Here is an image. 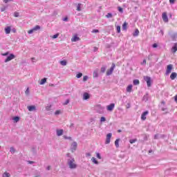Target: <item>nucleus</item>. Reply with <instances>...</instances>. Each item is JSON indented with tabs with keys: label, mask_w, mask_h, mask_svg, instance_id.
<instances>
[{
	"label": "nucleus",
	"mask_w": 177,
	"mask_h": 177,
	"mask_svg": "<svg viewBox=\"0 0 177 177\" xmlns=\"http://www.w3.org/2000/svg\"><path fill=\"white\" fill-rule=\"evenodd\" d=\"M14 16H15V17H19V13L17 12H14Z\"/></svg>",
	"instance_id": "nucleus-46"
},
{
	"label": "nucleus",
	"mask_w": 177,
	"mask_h": 177,
	"mask_svg": "<svg viewBox=\"0 0 177 177\" xmlns=\"http://www.w3.org/2000/svg\"><path fill=\"white\" fill-rule=\"evenodd\" d=\"M97 49L98 48L97 47H94L93 52H97Z\"/></svg>",
	"instance_id": "nucleus-63"
},
{
	"label": "nucleus",
	"mask_w": 177,
	"mask_h": 177,
	"mask_svg": "<svg viewBox=\"0 0 177 177\" xmlns=\"http://www.w3.org/2000/svg\"><path fill=\"white\" fill-rule=\"evenodd\" d=\"M77 12H81V3H78L77 6Z\"/></svg>",
	"instance_id": "nucleus-34"
},
{
	"label": "nucleus",
	"mask_w": 177,
	"mask_h": 177,
	"mask_svg": "<svg viewBox=\"0 0 177 177\" xmlns=\"http://www.w3.org/2000/svg\"><path fill=\"white\" fill-rule=\"evenodd\" d=\"M46 80H47L46 77L43 78L40 82V85H44V84H46Z\"/></svg>",
	"instance_id": "nucleus-24"
},
{
	"label": "nucleus",
	"mask_w": 177,
	"mask_h": 177,
	"mask_svg": "<svg viewBox=\"0 0 177 177\" xmlns=\"http://www.w3.org/2000/svg\"><path fill=\"white\" fill-rule=\"evenodd\" d=\"M104 121H106V118L102 117L101 119H100V122H104Z\"/></svg>",
	"instance_id": "nucleus-48"
},
{
	"label": "nucleus",
	"mask_w": 177,
	"mask_h": 177,
	"mask_svg": "<svg viewBox=\"0 0 177 177\" xmlns=\"http://www.w3.org/2000/svg\"><path fill=\"white\" fill-rule=\"evenodd\" d=\"M116 30H117L118 33L121 32V26H118L117 28H116Z\"/></svg>",
	"instance_id": "nucleus-39"
},
{
	"label": "nucleus",
	"mask_w": 177,
	"mask_h": 177,
	"mask_svg": "<svg viewBox=\"0 0 177 177\" xmlns=\"http://www.w3.org/2000/svg\"><path fill=\"white\" fill-rule=\"evenodd\" d=\"M89 99V94L88 93H84L83 94V100H88Z\"/></svg>",
	"instance_id": "nucleus-17"
},
{
	"label": "nucleus",
	"mask_w": 177,
	"mask_h": 177,
	"mask_svg": "<svg viewBox=\"0 0 177 177\" xmlns=\"http://www.w3.org/2000/svg\"><path fill=\"white\" fill-rule=\"evenodd\" d=\"M170 3L174 4L175 3V0H169Z\"/></svg>",
	"instance_id": "nucleus-59"
},
{
	"label": "nucleus",
	"mask_w": 177,
	"mask_h": 177,
	"mask_svg": "<svg viewBox=\"0 0 177 177\" xmlns=\"http://www.w3.org/2000/svg\"><path fill=\"white\" fill-rule=\"evenodd\" d=\"M106 17L107 19H111V17H113V14L111 13H108L106 15Z\"/></svg>",
	"instance_id": "nucleus-36"
},
{
	"label": "nucleus",
	"mask_w": 177,
	"mask_h": 177,
	"mask_svg": "<svg viewBox=\"0 0 177 177\" xmlns=\"http://www.w3.org/2000/svg\"><path fill=\"white\" fill-rule=\"evenodd\" d=\"M66 157H68V158H73V156H71V153H66Z\"/></svg>",
	"instance_id": "nucleus-44"
},
{
	"label": "nucleus",
	"mask_w": 177,
	"mask_h": 177,
	"mask_svg": "<svg viewBox=\"0 0 177 177\" xmlns=\"http://www.w3.org/2000/svg\"><path fill=\"white\" fill-rule=\"evenodd\" d=\"M35 162H34V161H31V160L28 161V164H35Z\"/></svg>",
	"instance_id": "nucleus-60"
},
{
	"label": "nucleus",
	"mask_w": 177,
	"mask_h": 177,
	"mask_svg": "<svg viewBox=\"0 0 177 177\" xmlns=\"http://www.w3.org/2000/svg\"><path fill=\"white\" fill-rule=\"evenodd\" d=\"M81 77H82V73H79L78 74H77L76 77L77 78H81Z\"/></svg>",
	"instance_id": "nucleus-40"
},
{
	"label": "nucleus",
	"mask_w": 177,
	"mask_h": 177,
	"mask_svg": "<svg viewBox=\"0 0 177 177\" xmlns=\"http://www.w3.org/2000/svg\"><path fill=\"white\" fill-rule=\"evenodd\" d=\"M15 57H16V56L14 54H10V55L6 57L4 62L5 63H8V62H10V60H13Z\"/></svg>",
	"instance_id": "nucleus-6"
},
{
	"label": "nucleus",
	"mask_w": 177,
	"mask_h": 177,
	"mask_svg": "<svg viewBox=\"0 0 177 177\" xmlns=\"http://www.w3.org/2000/svg\"><path fill=\"white\" fill-rule=\"evenodd\" d=\"M3 55V56H8V55H9V53H3V54H2Z\"/></svg>",
	"instance_id": "nucleus-62"
},
{
	"label": "nucleus",
	"mask_w": 177,
	"mask_h": 177,
	"mask_svg": "<svg viewBox=\"0 0 177 177\" xmlns=\"http://www.w3.org/2000/svg\"><path fill=\"white\" fill-rule=\"evenodd\" d=\"M120 138L116 139V140L115 141V147H117V149H118V147H120Z\"/></svg>",
	"instance_id": "nucleus-20"
},
{
	"label": "nucleus",
	"mask_w": 177,
	"mask_h": 177,
	"mask_svg": "<svg viewBox=\"0 0 177 177\" xmlns=\"http://www.w3.org/2000/svg\"><path fill=\"white\" fill-rule=\"evenodd\" d=\"M112 136H113V134L111 133H109L106 135V141H105V145H109Z\"/></svg>",
	"instance_id": "nucleus-7"
},
{
	"label": "nucleus",
	"mask_w": 177,
	"mask_h": 177,
	"mask_svg": "<svg viewBox=\"0 0 177 177\" xmlns=\"http://www.w3.org/2000/svg\"><path fill=\"white\" fill-rule=\"evenodd\" d=\"M91 161H93V162H94V164H99V162H97V160H96L95 158H91Z\"/></svg>",
	"instance_id": "nucleus-35"
},
{
	"label": "nucleus",
	"mask_w": 177,
	"mask_h": 177,
	"mask_svg": "<svg viewBox=\"0 0 177 177\" xmlns=\"http://www.w3.org/2000/svg\"><path fill=\"white\" fill-rule=\"evenodd\" d=\"M60 64H61L62 66H67V61H66V60H62V61L60 62Z\"/></svg>",
	"instance_id": "nucleus-32"
},
{
	"label": "nucleus",
	"mask_w": 177,
	"mask_h": 177,
	"mask_svg": "<svg viewBox=\"0 0 177 177\" xmlns=\"http://www.w3.org/2000/svg\"><path fill=\"white\" fill-rule=\"evenodd\" d=\"M162 20L165 23H168V21H169L168 19V15H167V12H163L162 14Z\"/></svg>",
	"instance_id": "nucleus-8"
},
{
	"label": "nucleus",
	"mask_w": 177,
	"mask_h": 177,
	"mask_svg": "<svg viewBox=\"0 0 177 177\" xmlns=\"http://www.w3.org/2000/svg\"><path fill=\"white\" fill-rule=\"evenodd\" d=\"M28 110L29 111H37V106L35 105H31L28 106Z\"/></svg>",
	"instance_id": "nucleus-10"
},
{
	"label": "nucleus",
	"mask_w": 177,
	"mask_h": 177,
	"mask_svg": "<svg viewBox=\"0 0 177 177\" xmlns=\"http://www.w3.org/2000/svg\"><path fill=\"white\" fill-rule=\"evenodd\" d=\"M69 128H71V129H73V128H74V123L71 122L69 126Z\"/></svg>",
	"instance_id": "nucleus-51"
},
{
	"label": "nucleus",
	"mask_w": 177,
	"mask_h": 177,
	"mask_svg": "<svg viewBox=\"0 0 177 177\" xmlns=\"http://www.w3.org/2000/svg\"><path fill=\"white\" fill-rule=\"evenodd\" d=\"M80 37H78L77 35H75L72 39L71 41L72 42H78V41H80Z\"/></svg>",
	"instance_id": "nucleus-13"
},
{
	"label": "nucleus",
	"mask_w": 177,
	"mask_h": 177,
	"mask_svg": "<svg viewBox=\"0 0 177 177\" xmlns=\"http://www.w3.org/2000/svg\"><path fill=\"white\" fill-rule=\"evenodd\" d=\"M6 10V7L1 8V12H5Z\"/></svg>",
	"instance_id": "nucleus-53"
},
{
	"label": "nucleus",
	"mask_w": 177,
	"mask_h": 177,
	"mask_svg": "<svg viewBox=\"0 0 177 177\" xmlns=\"http://www.w3.org/2000/svg\"><path fill=\"white\" fill-rule=\"evenodd\" d=\"M127 26H128V24H127V22H124L122 25V29L124 31H127Z\"/></svg>",
	"instance_id": "nucleus-23"
},
{
	"label": "nucleus",
	"mask_w": 177,
	"mask_h": 177,
	"mask_svg": "<svg viewBox=\"0 0 177 177\" xmlns=\"http://www.w3.org/2000/svg\"><path fill=\"white\" fill-rule=\"evenodd\" d=\"M13 120L15 121V122H19V121H20V118L19 116H15L13 118Z\"/></svg>",
	"instance_id": "nucleus-31"
},
{
	"label": "nucleus",
	"mask_w": 177,
	"mask_h": 177,
	"mask_svg": "<svg viewBox=\"0 0 177 177\" xmlns=\"http://www.w3.org/2000/svg\"><path fill=\"white\" fill-rule=\"evenodd\" d=\"M68 103H70V100H66L65 101V102L64 103V106H67V104H68Z\"/></svg>",
	"instance_id": "nucleus-45"
},
{
	"label": "nucleus",
	"mask_w": 177,
	"mask_h": 177,
	"mask_svg": "<svg viewBox=\"0 0 177 177\" xmlns=\"http://www.w3.org/2000/svg\"><path fill=\"white\" fill-rule=\"evenodd\" d=\"M176 51H177V43H175L174 46L171 48V52L173 53H176Z\"/></svg>",
	"instance_id": "nucleus-16"
},
{
	"label": "nucleus",
	"mask_w": 177,
	"mask_h": 177,
	"mask_svg": "<svg viewBox=\"0 0 177 177\" xmlns=\"http://www.w3.org/2000/svg\"><path fill=\"white\" fill-rule=\"evenodd\" d=\"M3 177H10V174L8 173V171H6L2 175Z\"/></svg>",
	"instance_id": "nucleus-29"
},
{
	"label": "nucleus",
	"mask_w": 177,
	"mask_h": 177,
	"mask_svg": "<svg viewBox=\"0 0 177 177\" xmlns=\"http://www.w3.org/2000/svg\"><path fill=\"white\" fill-rule=\"evenodd\" d=\"M145 81L147 82V85L148 87L151 86V77L149 76H145L144 77Z\"/></svg>",
	"instance_id": "nucleus-3"
},
{
	"label": "nucleus",
	"mask_w": 177,
	"mask_h": 177,
	"mask_svg": "<svg viewBox=\"0 0 177 177\" xmlns=\"http://www.w3.org/2000/svg\"><path fill=\"white\" fill-rule=\"evenodd\" d=\"M96 157H97V158H99V160H102V156H100V153H97Z\"/></svg>",
	"instance_id": "nucleus-43"
},
{
	"label": "nucleus",
	"mask_w": 177,
	"mask_h": 177,
	"mask_svg": "<svg viewBox=\"0 0 177 177\" xmlns=\"http://www.w3.org/2000/svg\"><path fill=\"white\" fill-rule=\"evenodd\" d=\"M75 162V159H74V158L67 159V164L71 169H75V168H77V164Z\"/></svg>",
	"instance_id": "nucleus-1"
},
{
	"label": "nucleus",
	"mask_w": 177,
	"mask_h": 177,
	"mask_svg": "<svg viewBox=\"0 0 177 177\" xmlns=\"http://www.w3.org/2000/svg\"><path fill=\"white\" fill-rule=\"evenodd\" d=\"M64 131L63 129H57V136H62Z\"/></svg>",
	"instance_id": "nucleus-14"
},
{
	"label": "nucleus",
	"mask_w": 177,
	"mask_h": 177,
	"mask_svg": "<svg viewBox=\"0 0 177 177\" xmlns=\"http://www.w3.org/2000/svg\"><path fill=\"white\" fill-rule=\"evenodd\" d=\"M114 68H115V64L113 63L112 66L107 71L106 75H111L114 71Z\"/></svg>",
	"instance_id": "nucleus-4"
},
{
	"label": "nucleus",
	"mask_w": 177,
	"mask_h": 177,
	"mask_svg": "<svg viewBox=\"0 0 177 177\" xmlns=\"http://www.w3.org/2000/svg\"><path fill=\"white\" fill-rule=\"evenodd\" d=\"M115 106V104L114 103H112L106 106V110H108V111H113V110H114Z\"/></svg>",
	"instance_id": "nucleus-9"
},
{
	"label": "nucleus",
	"mask_w": 177,
	"mask_h": 177,
	"mask_svg": "<svg viewBox=\"0 0 177 177\" xmlns=\"http://www.w3.org/2000/svg\"><path fill=\"white\" fill-rule=\"evenodd\" d=\"M139 35V30L136 29L135 32L133 33V37H138Z\"/></svg>",
	"instance_id": "nucleus-27"
},
{
	"label": "nucleus",
	"mask_w": 177,
	"mask_h": 177,
	"mask_svg": "<svg viewBox=\"0 0 177 177\" xmlns=\"http://www.w3.org/2000/svg\"><path fill=\"white\" fill-rule=\"evenodd\" d=\"M50 107H52V105H48V106L46 107V111H50Z\"/></svg>",
	"instance_id": "nucleus-38"
},
{
	"label": "nucleus",
	"mask_w": 177,
	"mask_h": 177,
	"mask_svg": "<svg viewBox=\"0 0 177 177\" xmlns=\"http://www.w3.org/2000/svg\"><path fill=\"white\" fill-rule=\"evenodd\" d=\"M62 112L60 111H59V110H57V111H56L55 112V115H59V114H60Z\"/></svg>",
	"instance_id": "nucleus-47"
},
{
	"label": "nucleus",
	"mask_w": 177,
	"mask_h": 177,
	"mask_svg": "<svg viewBox=\"0 0 177 177\" xmlns=\"http://www.w3.org/2000/svg\"><path fill=\"white\" fill-rule=\"evenodd\" d=\"M173 68H174V65H172V64L167 65V69L165 71V75H169V73H172Z\"/></svg>",
	"instance_id": "nucleus-2"
},
{
	"label": "nucleus",
	"mask_w": 177,
	"mask_h": 177,
	"mask_svg": "<svg viewBox=\"0 0 177 177\" xmlns=\"http://www.w3.org/2000/svg\"><path fill=\"white\" fill-rule=\"evenodd\" d=\"M78 146V144L77 143V142H73L71 146V150L72 151V153H74V151H75V150H77V147Z\"/></svg>",
	"instance_id": "nucleus-5"
},
{
	"label": "nucleus",
	"mask_w": 177,
	"mask_h": 177,
	"mask_svg": "<svg viewBox=\"0 0 177 177\" xmlns=\"http://www.w3.org/2000/svg\"><path fill=\"white\" fill-rule=\"evenodd\" d=\"M98 70H95L93 73V78H97L98 77Z\"/></svg>",
	"instance_id": "nucleus-19"
},
{
	"label": "nucleus",
	"mask_w": 177,
	"mask_h": 177,
	"mask_svg": "<svg viewBox=\"0 0 177 177\" xmlns=\"http://www.w3.org/2000/svg\"><path fill=\"white\" fill-rule=\"evenodd\" d=\"M58 37H59V33L54 35L52 37V38H53V39H56V38H57Z\"/></svg>",
	"instance_id": "nucleus-42"
},
{
	"label": "nucleus",
	"mask_w": 177,
	"mask_h": 177,
	"mask_svg": "<svg viewBox=\"0 0 177 177\" xmlns=\"http://www.w3.org/2000/svg\"><path fill=\"white\" fill-rule=\"evenodd\" d=\"M172 41H176V37H177V33L176 32H174V33H172L171 35H170Z\"/></svg>",
	"instance_id": "nucleus-15"
},
{
	"label": "nucleus",
	"mask_w": 177,
	"mask_h": 177,
	"mask_svg": "<svg viewBox=\"0 0 177 177\" xmlns=\"http://www.w3.org/2000/svg\"><path fill=\"white\" fill-rule=\"evenodd\" d=\"M127 92H129V93H131V92H132V84H130L127 86Z\"/></svg>",
	"instance_id": "nucleus-21"
},
{
	"label": "nucleus",
	"mask_w": 177,
	"mask_h": 177,
	"mask_svg": "<svg viewBox=\"0 0 177 177\" xmlns=\"http://www.w3.org/2000/svg\"><path fill=\"white\" fill-rule=\"evenodd\" d=\"M32 32H34V29L32 28L28 31V34H32Z\"/></svg>",
	"instance_id": "nucleus-50"
},
{
	"label": "nucleus",
	"mask_w": 177,
	"mask_h": 177,
	"mask_svg": "<svg viewBox=\"0 0 177 177\" xmlns=\"http://www.w3.org/2000/svg\"><path fill=\"white\" fill-rule=\"evenodd\" d=\"M32 29L34 31H37V30H41V26H39V25H37L36 26L32 28Z\"/></svg>",
	"instance_id": "nucleus-28"
},
{
	"label": "nucleus",
	"mask_w": 177,
	"mask_h": 177,
	"mask_svg": "<svg viewBox=\"0 0 177 177\" xmlns=\"http://www.w3.org/2000/svg\"><path fill=\"white\" fill-rule=\"evenodd\" d=\"M106 68H107V66H103L101 68V73H106Z\"/></svg>",
	"instance_id": "nucleus-25"
},
{
	"label": "nucleus",
	"mask_w": 177,
	"mask_h": 177,
	"mask_svg": "<svg viewBox=\"0 0 177 177\" xmlns=\"http://www.w3.org/2000/svg\"><path fill=\"white\" fill-rule=\"evenodd\" d=\"M158 46V45L156 43L153 44V46H152L153 48H157Z\"/></svg>",
	"instance_id": "nucleus-57"
},
{
	"label": "nucleus",
	"mask_w": 177,
	"mask_h": 177,
	"mask_svg": "<svg viewBox=\"0 0 177 177\" xmlns=\"http://www.w3.org/2000/svg\"><path fill=\"white\" fill-rule=\"evenodd\" d=\"M10 153H11L12 154H15V153H16V149H15V147H11L10 148Z\"/></svg>",
	"instance_id": "nucleus-26"
},
{
	"label": "nucleus",
	"mask_w": 177,
	"mask_h": 177,
	"mask_svg": "<svg viewBox=\"0 0 177 177\" xmlns=\"http://www.w3.org/2000/svg\"><path fill=\"white\" fill-rule=\"evenodd\" d=\"M133 84V85H139V84H140V82H139V80H134Z\"/></svg>",
	"instance_id": "nucleus-30"
},
{
	"label": "nucleus",
	"mask_w": 177,
	"mask_h": 177,
	"mask_svg": "<svg viewBox=\"0 0 177 177\" xmlns=\"http://www.w3.org/2000/svg\"><path fill=\"white\" fill-rule=\"evenodd\" d=\"M25 93L26 95H28V93H30V90L28 88H27L26 91H25Z\"/></svg>",
	"instance_id": "nucleus-55"
},
{
	"label": "nucleus",
	"mask_w": 177,
	"mask_h": 177,
	"mask_svg": "<svg viewBox=\"0 0 177 177\" xmlns=\"http://www.w3.org/2000/svg\"><path fill=\"white\" fill-rule=\"evenodd\" d=\"M147 114H149V111H145L142 115H141V120L142 121H145L146 120V115H147Z\"/></svg>",
	"instance_id": "nucleus-11"
},
{
	"label": "nucleus",
	"mask_w": 177,
	"mask_h": 177,
	"mask_svg": "<svg viewBox=\"0 0 177 177\" xmlns=\"http://www.w3.org/2000/svg\"><path fill=\"white\" fill-rule=\"evenodd\" d=\"M97 109H99L97 110V113H99L100 114H102L103 113V110H104V107L102 106V105H98Z\"/></svg>",
	"instance_id": "nucleus-12"
},
{
	"label": "nucleus",
	"mask_w": 177,
	"mask_h": 177,
	"mask_svg": "<svg viewBox=\"0 0 177 177\" xmlns=\"http://www.w3.org/2000/svg\"><path fill=\"white\" fill-rule=\"evenodd\" d=\"M118 9L119 12H120V13H122V12H124V10H122V8H121V7H118Z\"/></svg>",
	"instance_id": "nucleus-52"
},
{
	"label": "nucleus",
	"mask_w": 177,
	"mask_h": 177,
	"mask_svg": "<svg viewBox=\"0 0 177 177\" xmlns=\"http://www.w3.org/2000/svg\"><path fill=\"white\" fill-rule=\"evenodd\" d=\"M92 32H99V30L94 29V30H92Z\"/></svg>",
	"instance_id": "nucleus-56"
},
{
	"label": "nucleus",
	"mask_w": 177,
	"mask_h": 177,
	"mask_svg": "<svg viewBox=\"0 0 177 177\" xmlns=\"http://www.w3.org/2000/svg\"><path fill=\"white\" fill-rule=\"evenodd\" d=\"M141 64H146V59H143V61L141 63Z\"/></svg>",
	"instance_id": "nucleus-61"
},
{
	"label": "nucleus",
	"mask_w": 177,
	"mask_h": 177,
	"mask_svg": "<svg viewBox=\"0 0 177 177\" xmlns=\"http://www.w3.org/2000/svg\"><path fill=\"white\" fill-rule=\"evenodd\" d=\"M176 77H177V73H175V72H173V73L171 74V75H170V79L172 80H175V78H176Z\"/></svg>",
	"instance_id": "nucleus-18"
},
{
	"label": "nucleus",
	"mask_w": 177,
	"mask_h": 177,
	"mask_svg": "<svg viewBox=\"0 0 177 177\" xmlns=\"http://www.w3.org/2000/svg\"><path fill=\"white\" fill-rule=\"evenodd\" d=\"M14 0H3L4 3H8V2H13Z\"/></svg>",
	"instance_id": "nucleus-49"
},
{
	"label": "nucleus",
	"mask_w": 177,
	"mask_h": 177,
	"mask_svg": "<svg viewBox=\"0 0 177 177\" xmlns=\"http://www.w3.org/2000/svg\"><path fill=\"white\" fill-rule=\"evenodd\" d=\"M68 21V17H64V19H63V21Z\"/></svg>",
	"instance_id": "nucleus-54"
},
{
	"label": "nucleus",
	"mask_w": 177,
	"mask_h": 177,
	"mask_svg": "<svg viewBox=\"0 0 177 177\" xmlns=\"http://www.w3.org/2000/svg\"><path fill=\"white\" fill-rule=\"evenodd\" d=\"M153 139H158V134H156L153 137Z\"/></svg>",
	"instance_id": "nucleus-58"
},
{
	"label": "nucleus",
	"mask_w": 177,
	"mask_h": 177,
	"mask_svg": "<svg viewBox=\"0 0 177 177\" xmlns=\"http://www.w3.org/2000/svg\"><path fill=\"white\" fill-rule=\"evenodd\" d=\"M10 30H11L10 26H8L7 28H5L6 34H10Z\"/></svg>",
	"instance_id": "nucleus-22"
},
{
	"label": "nucleus",
	"mask_w": 177,
	"mask_h": 177,
	"mask_svg": "<svg viewBox=\"0 0 177 177\" xmlns=\"http://www.w3.org/2000/svg\"><path fill=\"white\" fill-rule=\"evenodd\" d=\"M174 100H175V102L177 103V95H176V96L174 97Z\"/></svg>",
	"instance_id": "nucleus-64"
},
{
	"label": "nucleus",
	"mask_w": 177,
	"mask_h": 177,
	"mask_svg": "<svg viewBox=\"0 0 177 177\" xmlns=\"http://www.w3.org/2000/svg\"><path fill=\"white\" fill-rule=\"evenodd\" d=\"M64 139L68 140H73V138L71 137H68L66 136H64Z\"/></svg>",
	"instance_id": "nucleus-37"
},
{
	"label": "nucleus",
	"mask_w": 177,
	"mask_h": 177,
	"mask_svg": "<svg viewBox=\"0 0 177 177\" xmlns=\"http://www.w3.org/2000/svg\"><path fill=\"white\" fill-rule=\"evenodd\" d=\"M136 142H138V139H136V138L129 140V143H131V145H133V143H135Z\"/></svg>",
	"instance_id": "nucleus-33"
},
{
	"label": "nucleus",
	"mask_w": 177,
	"mask_h": 177,
	"mask_svg": "<svg viewBox=\"0 0 177 177\" xmlns=\"http://www.w3.org/2000/svg\"><path fill=\"white\" fill-rule=\"evenodd\" d=\"M88 75L84 76V77H83L84 82H85V81H88Z\"/></svg>",
	"instance_id": "nucleus-41"
}]
</instances>
